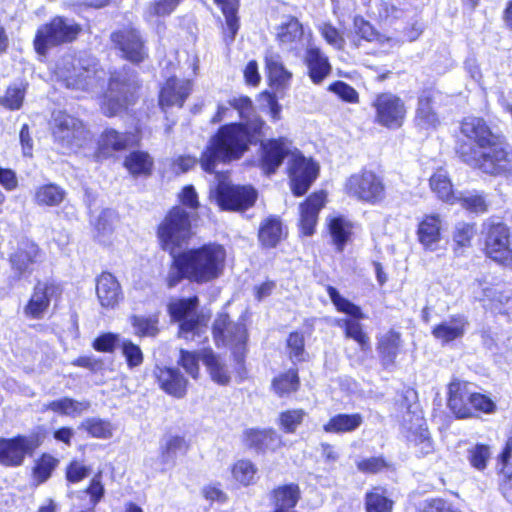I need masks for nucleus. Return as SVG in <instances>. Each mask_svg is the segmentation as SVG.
Returning a JSON list of instances; mask_svg holds the SVG:
<instances>
[{
	"instance_id": "1",
	"label": "nucleus",
	"mask_w": 512,
	"mask_h": 512,
	"mask_svg": "<svg viewBox=\"0 0 512 512\" xmlns=\"http://www.w3.org/2000/svg\"><path fill=\"white\" fill-rule=\"evenodd\" d=\"M228 103L229 106H218L212 122L230 119L234 111L238 112L240 121L221 126L210 138L200 159L202 169L208 173H212L219 162L241 158L250 145L257 144L264 136L265 122L255 113L249 97H235Z\"/></svg>"
},
{
	"instance_id": "2",
	"label": "nucleus",
	"mask_w": 512,
	"mask_h": 512,
	"mask_svg": "<svg viewBox=\"0 0 512 512\" xmlns=\"http://www.w3.org/2000/svg\"><path fill=\"white\" fill-rule=\"evenodd\" d=\"M460 133L463 139H458L455 149L465 164L492 176L512 175V150L483 118L465 117Z\"/></svg>"
},
{
	"instance_id": "3",
	"label": "nucleus",
	"mask_w": 512,
	"mask_h": 512,
	"mask_svg": "<svg viewBox=\"0 0 512 512\" xmlns=\"http://www.w3.org/2000/svg\"><path fill=\"white\" fill-rule=\"evenodd\" d=\"M261 167L266 174L275 173L283 160L291 154L289 176L294 195H304L317 178L319 166L299 151L292 152L291 142L285 138L269 139L261 142Z\"/></svg>"
},
{
	"instance_id": "4",
	"label": "nucleus",
	"mask_w": 512,
	"mask_h": 512,
	"mask_svg": "<svg viewBox=\"0 0 512 512\" xmlns=\"http://www.w3.org/2000/svg\"><path fill=\"white\" fill-rule=\"evenodd\" d=\"M190 216L188 212L177 206L170 210L158 227V238L163 250L168 251L172 257V265L167 275V285L175 287L184 278L189 280V272L182 266V254H176V250L189 237Z\"/></svg>"
},
{
	"instance_id": "5",
	"label": "nucleus",
	"mask_w": 512,
	"mask_h": 512,
	"mask_svg": "<svg viewBox=\"0 0 512 512\" xmlns=\"http://www.w3.org/2000/svg\"><path fill=\"white\" fill-rule=\"evenodd\" d=\"M181 264L189 272V281L198 284L217 279L223 272L226 251L215 243L181 252Z\"/></svg>"
},
{
	"instance_id": "6",
	"label": "nucleus",
	"mask_w": 512,
	"mask_h": 512,
	"mask_svg": "<svg viewBox=\"0 0 512 512\" xmlns=\"http://www.w3.org/2000/svg\"><path fill=\"white\" fill-rule=\"evenodd\" d=\"M80 31V25L73 19L56 16L37 29L34 49L39 56L45 57L51 47L74 41Z\"/></svg>"
},
{
	"instance_id": "7",
	"label": "nucleus",
	"mask_w": 512,
	"mask_h": 512,
	"mask_svg": "<svg viewBox=\"0 0 512 512\" xmlns=\"http://www.w3.org/2000/svg\"><path fill=\"white\" fill-rule=\"evenodd\" d=\"M348 46L352 51L369 54L375 49L388 52L397 41L377 31L362 16H355L352 30L347 34Z\"/></svg>"
},
{
	"instance_id": "8",
	"label": "nucleus",
	"mask_w": 512,
	"mask_h": 512,
	"mask_svg": "<svg viewBox=\"0 0 512 512\" xmlns=\"http://www.w3.org/2000/svg\"><path fill=\"white\" fill-rule=\"evenodd\" d=\"M213 336L218 347H228L232 351L238 369H242L248 339L245 325L230 322L227 314H220L213 324Z\"/></svg>"
},
{
	"instance_id": "9",
	"label": "nucleus",
	"mask_w": 512,
	"mask_h": 512,
	"mask_svg": "<svg viewBox=\"0 0 512 512\" xmlns=\"http://www.w3.org/2000/svg\"><path fill=\"white\" fill-rule=\"evenodd\" d=\"M371 106L375 111L374 122L377 125L389 130H397L404 125L408 107L399 95L390 91L378 93Z\"/></svg>"
},
{
	"instance_id": "10",
	"label": "nucleus",
	"mask_w": 512,
	"mask_h": 512,
	"mask_svg": "<svg viewBox=\"0 0 512 512\" xmlns=\"http://www.w3.org/2000/svg\"><path fill=\"white\" fill-rule=\"evenodd\" d=\"M50 128L54 140L67 149L81 147L89 134L81 120L61 110L52 113Z\"/></svg>"
},
{
	"instance_id": "11",
	"label": "nucleus",
	"mask_w": 512,
	"mask_h": 512,
	"mask_svg": "<svg viewBox=\"0 0 512 512\" xmlns=\"http://www.w3.org/2000/svg\"><path fill=\"white\" fill-rule=\"evenodd\" d=\"M484 233L487 257L506 268H512L509 227L503 222L487 221L484 223Z\"/></svg>"
},
{
	"instance_id": "12",
	"label": "nucleus",
	"mask_w": 512,
	"mask_h": 512,
	"mask_svg": "<svg viewBox=\"0 0 512 512\" xmlns=\"http://www.w3.org/2000/svg\"><path fill=\"white\" fill-rule=\"evenodd\" d=\"M137 88L138 84L134 78L120 79L119 75H112L101 105L103 113L109 117L119 114L135 101Z\"/></svg>"
},
{
	"instance_id": "13",
	"label": "nucleus",
	"mask_w": 512,
	"mask_h": 512,
	"mask_svg": "<svg viewBox=\"0 0 512 512\" xmlns=\"http://www.w3.org/2000/svg\"><path fill=\"white\" fill-rule=\"evenodd\" d=\"M345 191L350 197L369 204H377L385 197L382 179L368 170L351 175L345 183Z\"/></svg>"
},
{
	"instance_id": "14",
	"label": "nucleus",
	"mask_w": 512,
	"mask_h": 512,
	"mask_svg": "<svg viewBox=\"0 0 512 512\" xmlns=\"http://www.w3.org/2000/svg\"><path fill=\"white\" fill-rule=\"evenodd\" d=\"M327 293L337 311L352 317V321L344 332L345 336L353 339L362 351L368 350L370 348L369 337L363 331V327L360 323V320L365 318L361 308L344 298L338 290L332 286L327 287Z\"/></svg>"
},
{
	"instance_id": "15",
	"label": "nucleus",
	"mask_w": 512,
	"mask_h": 512,
	"mask_svg": "<svg viewBox=\"0 0 512 512\" xmlns=\"http://www.w3.org/2000/svg\"><path fill=\"white\" fill-rule=\"evenodd\" d=\"M198 298H182L169 303L168 311L172 319L178 321L179 336L193 339L201 331L200 317L197 314Z\"/></svg>"
},
{
	"instance_id": "16",
	"label": "nucleus",
	"mask_w": 512,
	"mask_h": 512,
	"mask_svg": "<svg viewBox=\"0 0 512 512\" xmlns=\"http://www.w3.org/2000/svg\"><path fill=\"white\" fill-rule=\"evenodd\" d=\"M40 445L36 436L17 435L12 438L0 437V464L5 467H18L24 463Z\"/></svg>"
},
{
	"instance_id": "17",
	"label": "nucleus",
	"mask_w": 512,
	"mask_h": 512,
	"mask_svg": "<svg viewBox=\"0 0 512 512\" xmlns=\"http://www.w3.org/2000/svg\"><path fill=\"white\" fill-rule=\"evenodd\" d=\"M257 198L255 189L220 181L216 189V201L222 210L240 211L251 207Z\"/></svg>"
},
{
	"instance_id": "18",
	"label": "nucleus",
	"mask_w": 512,
	"mask_h": 512,
	"mask_svg": "<svg viewBox=\"0 0 512 512\" xmlns=\"http://www.w3.org/2000/svg\"><path fill=\"white\" fill-rule=\"evenodd\" d=\"M475 299L484 306L499 309L512 298V290L504 283L491 284L486 279H476L472 284Z\"/></svg>"
},
{
	"instance_id": "19",
	"label": "nucleus",
	"mask_w": 512,
	"mask_h": 512,
	"mask_svg": "<svg viewBox=\"0 0 512 512\" xmlns=\"http://www.w3.org/2000/svg\"><path fill=\"white\" fill-rule=\"evenodd\" d=\"M111 40L127 60L139 63L146 57V51L139 32L125 27L111 34Z\"/></svg>"
},
{
	"instance_id": "20",
	"label": "nucleus",
	"mask_w": 512,
	"mask_h": 512,
	"mask_svg": "<svg viewBox=\"0 0 512 512\" xmlns=\"http://www.w3.org/2000/svg\"><path fill=\"white\" fill-rule=\"evenodd\" d=\"M55 74L67 88L87 90L91 86L90 71L77 67L72 56H65L57 63Z\"/></svg>"
},
{
	"instance_id": "21",
	"label": "nucleus",
	"mask_w": 512,
	"mask_h": 512,
	"mask_svg": "<svg viewBox=\"0 0 512 512\" xmlns=\"http://www.w3.org/2000/svg\"><path fill=\"white\" fill-rule=\"evenodd\" d=\"M192 90L190 80L170 77L159 92V106L163 112L171 107L181 108Z\"/></svg>"
},
{
	"instance_id": "22",
	"label": "nucleus",
	"mask_w": 512,
	"mask_h": 512,
	"mask_svg": "<svg viewBox=\"0 0 512 512\" xmlns=\"http://www.w3.org/2000/svg\"><path fill=\"white\" fill-rule=\"evenodd\" d=\"M57 289V286L50 281H38L33 288L30 299L24 307L25 316L35 320L42 319Z\"/></svg>"
},
{
	"instance_id": "23",
	"label": "nucleus",
	"mask_w": 512,
	"mask_h": 512,
	"mask_svg": "<svg viewBox=\"0 0 512 512\" xmlns=\"http://www.w3.org/2000/svg\"><path fill=\"white\" fill-rule=\"evenodd\" d=\"M96 295L101 307L114 309L123 300V292L117 278L103 272L96 278Z\"/></svg>"
},
{
	"instance_id": "24",
	"label": "nucleus",
	"mask_w": 512,
	"mask_h": 512,
	"mask_svg": "<svg viewBox=\"0 0 512 512\" xmlns=\"http://www.w3.org/2000/svg\"><path fill=\"white\" fill-rule=\"evenodd\" d=\"M304 64L313 84H321L332 72L328 56L317 46H308L305 50Z\"/></svg>"
},
{
	"instance_id": "25",
	"label": "nucleus",
	"mask_w": 512,
	"mask_h": 512,
	"mask_svg": "<svg viewBox=\"0 0 512 512\" xmlns=\"http://www.w3.org/2000/svg\"><path fill=\"white\" fill-rule=\"evenodd\" d=\"M326 194L323 191L311 194L300 206V229L303 235L311 236L318 220V214L324 207Z\"/></svg>"
},
{
	"instance_id": "26",
	"label": "nucleus",
	"mask_w": 512,
	"mask_h": 512,
	"mask_svg": "<svg viewBox=\"0 0 512 512\" xmlns=\"http://www.w3.org/2000/svg\"><path fill=\"white\" fill-rule=\"evenodd\" d=\"M469 327L468 318L463 314L451 315L432 330V335L442 344L462 338Z\"/></svg>"
},
{
	"instance_id": "27",
	"label": "nucleus",
	"mask_w": 512,
	"mask_h": 512,
	"mask_svg": "<svg viewBox=\"0 0 512 512\" xmlns=\"http://www.w3.org/2000/svg\"><path fill=\"white\" fill-rule=\"evenodd\" d=\"M448 407L457 418H470L473 416L470 405L469 383L455 380L449 385Z\"/></svg>"
},
{
	"instance_id": "28",
	"label": "nucleus",
	"mask_w": 512,
	"mask_h": 512,
	"mask_svg": "<svg viewBox=\"0 0 512 512\" xmlns=\"http://www.w3.org/2000/svg\"><path fill=\"white\" fill-rule=\"evenodd\" d=\"M442 220L438 214L425 215L418 224L417 237L425 250L435 251L441 240Z\"/></svg>"
},
{
	"instance_id": "29",
	"label": "nucleus",
	"mask_w": 512,
	"mask_h": 512,
	"mask_svg": "<svg viewBox=\"0 0 512 512\" xmlns=\"http://www.w3.org/2000/svg\"><path fill=\"white\" fill-rule=\"evenodd\" d=\"M38 255V245L29 239H22L10 254L9 261L12 269L21 276L29 271L30 266L36 262Z\"/></svg>"
},
{
	"instance_id": "30",
	"label": "nucleus",
	"mask_w": 512,
	"mask_h": 512,
	"mask_svg": "<svg viewBox=\"0 0 512 512\" xmlns=\"http://www.w3.org/2000/svg\"><path fill=\"white\" fill-rule=\"evenodd\" d=\"M157 381L167 394L182 398L186 394L187 380L176 368L156 367Z\"/></svg>"
},
{
	"instance_id": "31",
	"label": "nucleus",
	"mask_w": 512,
	"mask_h": 512,
	"mask_svg": "<svg viewBox=\"0 0 512 512\" xmlns=\"http://www.w3.org/2000/svg\"><path fill=\"white\" fill-rule=\"evenodd\" d=\"M244 443L256 451L275 450L280 446L281 438L272 429H249L244 432Z\"/></svg>"
},
{
	"instance_id": "32",
	"label": "nucleus",
	"mask_w": 512,
	"mask_h": 512,
	"mask_svg": "<svg viewBox=\"0 0 512 512\" xmlns=\"http://www.w3.org/2000/svg\"><path fill=\"white\" fill-rule=\"evenodd\" d=\"M414 121L416 126L423 130L436 129L440 124L438 114L433 109L429 91H424L419 96Z\"/></svg>"
},
{
	"instance_id": "33",
	"label": "nucleus",
	"mask_w": 512,
	"mask_h": 512,
	"mask_svg": "<svg viewBox=\"0 0 512 512\" xmlns=\"http://www.w3.org/2000/svg\"><path fill=\"white\" fill-rule=\"evenodd\" d=\"M202 362L215 383L227 385L230 382L231 375L229 368L212 350H205L202 353Z\"/></svg>"
},
{
	"instance_id": "34",
	"label": "nucleus",
	"mask_w": 512,
	"mask_h": 512,
	"mask_svg": "<svg viewBox=\"0 0 512 512\" xmlns=\"http://www.w3.org/2000/svg\"><path fill=\"white\" fill-rule=\"evenodd\" d=\"M362 422L363 417L359 413L337 414L329 419V421L323 426V429L327 433H349L358 429Z\"/></svg>"
},
{
	"instance_id": "35",
	"label": "nucleus",
	"mask_w": 512,
	"mask_h": 512,
	"mask_svg": "<svg viewBox=\"0 0 512 512\" xmlns=\"http://www.w3.org/2000/svg\"><path fill=\"white\" fill-rule=\"evenodd\" d=\"M90 405L91 404L88 400L78 401L69 397H63L49 402L45 406V409L75 418L88 411Z\"/></svg>"
},
{
	"instance_id": "36",
	"label": "nucleus",
	"mask_w": 512,
	"mask_h": 512,
	"mask_svg": "<svg viewBox=\"0 0 512 512\" xmlns=\"http://www.w3.org/2000/svg\"><path fill=\"white\" fill-rule=\"evenodd\" d=\"M274 511L289 512L294 508L300 498V489L297 484H286L273 490Z\"/></svg>"
},
{
	"instance_id": "37",
	"label": "nucleus",
	"mask_w": 512,
	"mask_h": 512,
	"mask_svg": "<svg viewBox=\"0 0 512 512\" xmlns=\"http://www.w3.org/2000/svg\"><path fill=\"white\" fill-rule=\"evenodd\" d=\"M455 204L474 214L487 212L489 206L485 194L476 190L457 192Z\"/></svg>"
},
{
	"instance_id": "38",
	"label": "nucleus",
	"mask_w": 512,
	"mask_h": 512,
	"mask_svg": "<svg viewBox=\"0 0 512 512\" xmlns=\"http://www.w3.org/2000/svg\"><path fill=\"white\" fill-rule=\"evenodd\" d=\"M430 187L437 197L450 205L455 204L457 192L453 191V186L445 170L440 169L430 177Z\"/></svg>"
},
{
	"instance_id": "39",
	"label": "nucleus",
	"mask_w": 512,
	"mask_h": 512,
	"mask_svg": "<svg viewBox=\"0 0 512 512\" xmlns=\"http://www.w3.org/2000/svg\"><path fill=\"white\" fill-rule=\"evenodd\" d=\"M401 338L398 332L388 331L381 336L378 351L385 366L392 365L399 353Z\"/></svg>"
},
{
	"instance_id": "40",
	"label": "nucleus",
	"mask_w": 512,
	"mask_h": 512,
	"mask_svg": "<svg viewBox=\"0 0 512 512\" xmlns=\"http://www.w3.org/2000/svg\"><path fill=\"white\" fill-rule=\"evenodd\" d=\"M328 227L337 250L342 251L352 235V223L343 216H336L329 220Z\"/></svg>"
},
{
	"instance_id": "41",
	"label": "nucleus",
	"mask_w": 512,
	"mask_h": 512,
	"mask_svg": "<svg viewBox=\"0 0 512 512\" xmlns=\"http://www.w3.org/2000/svg\"><path fill=\"white\" fill-rule=\"evenodd\" d=\"M283 236V227L278 217H268L259 229V240L265 247H275Z\"/></svg>"
},
{
	"instance_id": "42",
	"label": "nucleus",
	"mask_w": 512,
	"mask_h": 512,
	"mask_svg": "<svg viewBox=\"0 0 512 512\" xmlns=\"http://www.w3.org/2000/svg\"><path fill=\"white\" fill-rule=\"evenodd\" d=\"M189 445L184 437L167 436L161 444V459L164 464H173L178 456L185 455Z\"/></svg>"
},
{
	"instance_id": "43",
	"label": "nucleus",
	"mask_w": 512,
	"mask_h": 512,
	"mask_svg": "<svg viewBox=\"0 0 512 512\" xmlns=\"http://www.w3.org/2000/svg\"><path fill=\"white\" fill-rule=\"evenodd\" d=\"M129 137L114 129H106L100 136L98 149L101 155L107 156L113 151H120L127 147Z\"/></svg>"
},
{
	"instance_id": "44",
	"label": "nucleus",
	"mask_w": 512,
	"mask_h": 512,
	"mask_svg": "<svg viewBox=\"0 0 512 512\" xmlns=\"http://www.w3.org/2000/svg\"><path fill=\"white\" fill-rule=\"evenodd\" d=\"M129 323L133 328L134 335L137 337H155L159 333V319L157 315L134 314L129 317Z\"/></svg>"
},
{
	"instance_id": "45",
	"label": "nucleus",
	"mask_w": 512,
	"mask_h": 512,
	"mask_svg": "<svg viewBox=\"0 0 512 512\" xmlns=\"http://www.w3.org/2000/svg\"><path fill=\"white\" fill-rule=\"evenodd\" d=\"M407 414H411V421H413L411 425L407 426V429L410 431L415 429L417 432H419L418 445L420 446V453L422 455L431 453L433 451V445L427 430L423 428L424 418L422 412L418 410L417 407L410 406L408 408Z\"/></svg>"
},
{
	"instance_id": "46",
	"label": "nucleus",
	"mask_w": 512,
	"mask_h": 512,
	"mask_svg": "<svg viewBox=\"0 0 512 512\" xmlns=\"http://www.w3.org/2000/svg\"><path fill=\"white\" fill-rule=\"evenodd\" d=\"M265 63L269 78L272 82L283 85L290 80L292 74L284 67L281 56L272 50H267Z\"/></svg>"
},
{
	"instance_id": "47",
	"label": "nucleus",
	"mask_w": 512,
	"mask_h": 512,
	"mask_svg": "<svg viewBox=\"0 0 512 512\" xmlns=\"http://www.w3.org/2000/svg\"><path fill=\"white\" fill-rule=\"evenodd\" d=\"M231 473L233 479L245 487L254 485L258 480V468L247 459L236 461L231 468Z\"/></svg>"
},
{
	"instance_id": "48",
	"label": "nucleus",
	"mask_w": 512,
	"mask_h": 512,
	"mask_svg": "<svg viewBox=\"0 0 512 512\" xmlns=\"http://www.w3.org/2000/svg\"><path fill=\"white\" fill-rule=\"evenodd\" d=\"M65 191L60 186L50 183L35 190L34 201L39 206H57L65 198Z\"/></svg>"
},
{
	"instance_id": "49",
	"label": "nucleus",
	"mask_w": 512,
	"mask_h": 512,
	"mask_svg": "<svg viewBox=\"0 0 512 512\" xmlns=\"http://www.w3.org/2000/svg\"><path fill=\"white\" fill-rule=\"evenodd\" d=\"M79 428L86 431L91 437L98 439H109L113 436L114 432L112 423L99 417L84 419Z\"/></svg>"
},
{
	"instance_id": "50",
	"label": "nucleus",
	"mask_w": 512,
	"mask_h": 512,
	"mask_svg": "<svg viewBox=\"0 0 512 512\" xmlns=\"http://www.w3.org/2000/svg\"><path fill=\"white\" fill-rule=\"evenodd\" d=\"M317 30L325 42L334 50L343 51L346 45V38L343 31L335 27L331 22L324 21L318 24Z\"/></svg>"
},
{
	"instance_id": "51",
	"label": "nucleus",
	"mask_w": 512,
	"mask_h": 512,
	"mask_svg": "<svg viewBox=\"0 0 512 512\" xmlns=\"http://www.w3.org/2000/svg\"><path fill=\"white\" fill-rule=\"evenodd\" d=\"M367 512H391L393 501L390 500L382 488H374L365 497Z\"/></svg>"
},
{
	"instance_id": "52",
	"label": "nucleus",
	"mask_w": 512,
	"mask_h": 512,
	"mask_svg": "<svg viewBox=\"0 0 512 512\" xmlns=\"http://www.w3.org/2000/svg\"><path fill=\"white\" fill-rule=\"evenodd\" d=\"M124 165L133 175L148 174L152 167V159L146 152L134 151L126 157Z\"/></svg>"
},
{
	"instance_id": "53",
	"label": "nucleus",
	"mask_w": 512,
	"mask_h": 512,
	"mask_svg": "<svg viewBox=\"0 0 512 512\" xmlns=\"http://www.w3.org/2000/svg\"><path fill=\"white\" fill-rule=\"evenodd\" d=\"M272 386L275 393L281 397L296 391L299 387V377L297 370L290 369L287 372L274 378Z\"/></svg>"
},
{
	"instance_id": "54",
	"label": "nucleus",
	"mask_w": 512,
	"mask_h": 512,
	"mask_svg": "<svg viewBox=\"0 0 512 512\" xmlns=\"http://www.w3.org/2000/svg\"><path fill=\"white\" fill-rule=\"evenodd\" d=\"M215 2L221 7L222 13L225 16L227 29L230 33V41H233L239 29L237 17L238 2L237 0H215Z\"/></svg>"
},
{
	"instance_id": "55",
	"label": "nucleus",
	"mask_w": 512,
	"mask_h": 512,
	"mask_svg": "<svg viewBox=\"0 0 512 512\" xmlns=\"http://www.w3.org/2000/svg\"><path fill=\"white\" fill-rule=\"evenodd\" d=\"M302 35V25L294 17L288 18L278 27L277 37L282 44H291L299 40Z\"/></svg>"
},
{
	"instance_id": "56",
	"label": "nucleus",
	"mask_w": 512,
	"mask_h": 512,
	"mask_svg": "<svg viewBox=\"0 0 512 512\" xmlns=\"http://www.w3.org/2000/svg\"><path fill=\"white\" fill-rule=\"evenodd\" d=\"M58 465V459L50 454H43L35 463L33 478L37 484L46 482Z\"/></svg>"
},
{
	"instance_id": "57",
	"label": "nucleus",
	"mask_w": 512,
	"mask_h": 512,
	"mask_svg": "<svg viewBox=\"0 0 512 512\" xmlns=\"http://www.w3.org/2000/svg\"><path fill=\"white\" fill-rule=\"evenodd\" d=\"M490 458L491 449L489 445L478 443L467 450L469 464L478 471L486 469Z\"/></svg>"
},
{
	"instance_id": "58",
	"label": "nucleus",
	"mask_w": 512,
	"mask_h": 512,
	"mask_svg": "<svg viewBox=\"0 0 512 512\" xmlns=\"http://www.w3.org/2000/svg\"><path fill=\"white\" fill-rule=\"evenodd\" d=\"M121 353L126 360L127 367L132 370L140 367L144 361V354L139 345L132 340L123 338L119 347Z\"/></svg>"
},
{
	"instance_id": "59",
	"label": "nucleus",
	"mask_w": 512,
	"mask_h": 512,
	"mask_svg": "<svg viewBox=\"0 0 512 512\" xmlns=\"http://www.w3.org/2000/svg\"><path fill=\"white\" fill-rule=\"evenodd\" d=\"M188 351L181 349L178 363L183 367L187 374L197 379L199 376V361H202V353L205 351Z\"/></svg>"
},
{
	"instance_id": "60",
	"label": "nucleus",
	"mask_w": 512,
	"mask_h": 512,
	"mask_svg": "<svg viewBox=\"0 0 512 512\" xmlns=\"http://www.w3.org/2000/svg\"><path fill=\"white\" fill-rule=\"evenodd\" d=\"M305 415L302 409L284 411L279 416L280 426L286 433H294L303 422Z\"/></svg>"
},
{
	"instance_id": "61",
	"label": "nucleus",
	"mask_w": 512,
	"mask_h": 512,
	"mask_svg": "<svg viewBox=\"0 0 512 512\" xmlns=\"http://www.w3.org/2000/svg\"><path fill=\"white\" fill-rule=\"evenodd\" d=\"M122 339L119 334L107 332L99 335L92 346L98 352L111 353L116 347H120Z\"/></svg>"
},
{
	"instance_id": "62",
	"label": "nucleus",
	"mask_w": 512,
	"mask_h": 512,
	"mask_svg": "<svg viewBox=\"0 0 512 512\" xmlns=\"http://www.w3.org/2000/svg\"><path fill=\"white\" fill-rule=\"evenodd\" d=\"M418 512H462L455 508L452 503L442 498H430L422 501L417 509Z\"/></svg>"
},
{
	"instance_id": "63",
	"label": "nucleus",
	"mask_w": 512,
	"mask_h": 512,
	"mask_svg": "<svg viewBox=\"0 0 512 512\" xmlns=\"http://www.w3.org/2000/svg\"><path fill=\"white\" fill-rule=\"evenodd\" d=\"M475 235V228L473 224L466 222H459L455 225L453 232V241L458 247L470 246L471 240Z\"/></svg>"
},
{
	"instance_id": "64",
	"label": "nucleus",
	"mask_w": 512,
	"mask_h": 512,
	"mask_svg": "<svg viewBox=\"0 0 512 512\" xmlns=\"http://www.w3.org/2000/svg\"><path fill=\"white\" fill-rule=\"evenodd\" d=\"M24 96V87L21 85H13L8 87L5 95L0 98V103L11 110H16L21 107Z\"/></svg>"
}]
</instances>
